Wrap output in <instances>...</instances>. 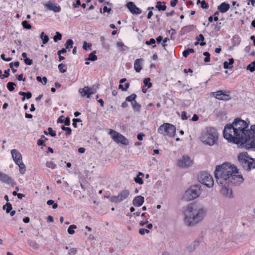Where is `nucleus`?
<instances>
[{
	"instance_id": "f257e3e1",
	"label": "nucleus",
	"mask_w": 255,
	"mask_h": 255,
	"mask_svg": "<svg viewBox=\"0 0 255 255\" xmlns=\"http://www.w3.org/2000/svg\"><path fill=\"white\" fill-rule=\"evenodd\" d=\"M249 124L245 121L236 118L232 124L225 126L223 135L229 142L239 144L246 134Z\"/></svg>"
},
{
	"instance_id": "f03ea898",
	"label": "nucleus",
	"mask_w": 255,
	"mask_h": 255,
	"mask_svg": "<svg viewBox=\"0 0 255 255\" xmlns=\"http://www.w3.org/2000/svg\"><path fill=\"white\" fill-rule=\"evenodd\" d=\"M206 215V210L201 205H188L184 211V222L188 226H193L201 222Z\"/></svg>"
},
{
	"instance_id": "7ed1b4c3",
	"label": "nucleus",
	"mask_w": 255,
	"mask_h": 255,
	"mask_svg": "<svg viewBox=\"0 0 255 255\" xmlns=\"http://www.w3.org/2000/svg\"><path fill=\"white\" fill-rule=\"evenodd\" d=\"M236 172L237 167L229 163L218 166L214 171L217 183L221 186H226L229 181V177Z\"/></svg>"
},
{
	"instance_id": "20e7f679",
	"label": "nucleus",
	"mask_w": 255,
	"mask_h": 255,
	"mask_svg": "<svg viewBox=\"0 0 255 255\" xmlns=\"http://www.w3.org/2000/svg\"><path fill=\"white\" fill-rule=\"evenodd\" d=\"M218 138L217 130L213 127H207L202 131L200 138L204 144L212 146L216 143Z\"/></svg>"
},
{
	"instance_id": "39448f33",
	"label": "nucleus",
	"mask_w": 255,
	"mask_h": 255,
	"mask_svg": "<svg viewBox=\"0 0 255 255\" xmlns=\"http://www.w3.org/2000/svg\"><path fill=\"white\" fill-rule=\"evenodd\" d=\"M243 139L240 144L244 145L246 149L255 148V125L251 126L246 131Z\"/></svg>"
},
{
	"instance_id": "423d86ee",
	"label": "nucleus",
	"mask_w": 255,
	"mask_h": 255,
	"mask_svg": "<svg viewBox=\"0 0 255 255\" xmlns=\"http://www.w3.org/2000/svg\"><path fill=\"white\" fill-rule=\"evenodd\" d=\"M238 158L240 164L245 170L250 171L255 168V159L250 158L247 152L240 154Z\"/></svg>"
},
{
	"instance_id": "0eeeda50",
	"label": "nucleus",
	"mask_w": 255,
	"mask_h": 255,
	"mask_svg": "<svg viewBox=\"0 0 255 255\" xmlns=\"http://www.w3.org/2000/svg\"><path fill=\"white\" fill-rule=\"evenodd\" d=\"M200 194V187L198 185H194L185 191L183 198L188 201H191L198 197Z\"/></svg>"
},
{
	"instance_id": "6e6552de",
	"label": "nucleus",
	"mask_w": 255,
	"mask_h": 255,
	"mask_svg": "<svg viewBox=\"0 0 255 255\" xmlns=\"http://www.w3.org/2000/svg\"><path fill=\"white\" fill-rule=\"evenodd\" d=\"M11 153L15 164L19 167L20 173L22 174H24L26 171V167L22 162L21 153L18 150L14 149L11 150Z\"/></svg>"
},
{
	"instance_id": "1a4fd4ad",
	"label": "nucleus",
	"mask_w": 255,
	"mask_h": 255,
	"mask_svg": "<svg viewBox=\"0 0 255 255\" xmlns=\"http://www.w3.org/2000/svg\"><path fill=\"white\" fill-rule=\"evenodd\" d=\"M198 180L200 182L209 188L213 187L214 185L212 176L207 172H201L198 177Z\"/></svg>"
},
{
	"instance_id": "9d476101",
	"label": "nucleus",
	"mask_w": 255,
	"mask_h": 255,
	"mask_svg": "<svg viewBox=\"0 0 255 255\" xmlns=\"http://www.w3.org/2000/svg\"><path fill=\"white\" fill-rule=\"evenodd\" d=\"M109 134L115 142L125 145H128V139L115 130L110 129Z\"/></svg>"
},
{
	"instance_id": "9b49d317",
	"label": "nucleus",
	"mask_w": 255,
	"mask_h": 255,
	"mask_svg": "<svg viewBox=\"0 0 255 255\" xmlns=\"http://www.w3.org/2000/svg\"><path fill=\"white\" fill-rule=\"evenodd\" d=\"M244 180L242 174H240L237 168V172L233 173L230 177L228 185L239 186L241 184Z\"/></svg>"
},
{
	"instance_id": "f8f14e48",
	"label": "nucleus",
	"mask_w": 255,
	"mask_h": 255,
	"mask_svg": "<svg viewBox=\"0 0 255 255\" xmlns=\"http://www.w3.org/2000/svg\"><path fill=\"white\" fill-rule=\"evenodd\" d=\"M98 88V86L93 85L91 87L88 86H85L83 88L79 89V92L80 93L82 97H87V98H90L91 96L94 94Z\"/></svg>"
},
{
	"instance_id": "ddd939ff",
	"label": "nucleus",
	"mask_w": 255,
	"mask_h": 255,
	"mask_svg": "<svg viewBox=\"0 0 255 255\" xmlns=\"http://www.w3.org/2000/svg\"><path fill=\"white\" fill-rule=\"evenodd\" d=\"M129 195V192L128 190H125L121 191L118 196H114L112 197H107L110 200L115 203H119L127 199Z\"/></svg>"
},
{
	"instance_id": "4468645a",
	"label": "nucleus",
	"mask_w": 255,
	"mask_h": 255,
	"mask_svg": "<svg viewBox=\"0 0 255 255\" xmlns=\"http://www.w3.org/2000/svg\"><path fill=\"white\" fill-rule=\"evenodd\" d=\"M230 91L220 90L212 93L214 97L219 100L228 101L231 99Z\"/></svg>"
},
{
	"instance_id": "2eb2a0df",
	"label": "nucleus",
	"mask_w": 255,
	"mask_h": 255,
	"mask_svg": "<svg viewBox=\"0 0 255 255\" xmlns=\"http://www.w3.org/2000/svg\"><path fill=\"white\" fill-rule=\"evenodd\" d=\"M193 164V160L187 155H183L181 158L177 160V164L181 168H187L191 166Z\"/></svg>"
},
{
	"instance_id": "dca6fc26",
	"label": "nucleus",
	"mask_w": 255,
	"mask_h": 255,
	"mask_svg": "<svg viewBox=\"0 0 255 255\" xmlns=\"http://www.w3.org/2000/svg\"><path fill=\"white\" fill-rule=\"evenodd\" d=\"M45 7L47 8L48 10H52L55 12H58L60 11L61 7L58 5L55 2L51 1H48L45 4Z\"/></svg>"
},
{
	"instance_id": "f3484780",
	"label": "nucleus",
	"mask_w": 255,
	"mask_h": 255,
	"mask_svg": "<svg viewBox=\"0 0 255 255\" xmlns=\"http://www.w3.org/2000/svg\"><path fill=\"white\" fill-rule=\"evenodd\" d=\"M127 6L131 13L133 14H138L141 13V10L133 2H128Z\"/></svg>"
},
{
	"instance_id": "a211bd4d",
	"label": "nucleus",
	"mask_w": 255,
	"mask_h": 255,
	"mask_svg": "<svg viewBox=\"0 0 255 255\" xmlns=\"http://www.w3.org/2000/svg\"><path fill=\"white\" fill-rule=\"evenodd\" d=\"M0 181L9 185H14V182L8 175L0 171Z\"/></svg>"
},
{
	"instance_id": "6ab92c4d",
	"label": "nucleus",
	"mask_w": 255,
	"mask_h": 255,
	"mask_svg": "<svg viewBox=\"0 0 255 255\" xmlns=\"http://www.w3.org/2000/svg\"><path fill=\"white\" fill-rule=\"evenodd\" d=\"M144 198L141 196H136L132 201V204L136 207H140L143 203Z\"/></svg>"
},
{
	"instance_id": "aec40b11",
	"label": "nucleus",
	"mask_w": 255,
	"mask_h": 255,
	"mask_svg": "<svg viewBox=\"0 0 255 255\" xmlns=\"http://www.w3.org/2000/svg\"><path fill=\"white\" fill-rule=\"evenodd\" d=\"M230 7L229 3L224 2L218 6V10L221 13H225L229 9Z\"/></svg>"
},
{
	"instance_id": "412c9836",
	"label": "nucleus",
	"mask_w": 255,
	"mask_h": 255,
	"mask_svg": "<svg viewBox=\"0 0 255 255\" xmlns=\"http://www.w3.org/2000/svg\"><path fill=\"white\" fill-rule=\"evenodd\" d=\"M143 60L142 58L137 59L134 63V68L136 72H139L142 69L141 64Z\"/></svg>"
},
{
	"instance_id": "4be33fe9",
	"label": "nucleus",
	"mask_w": 255,
	"mask_h": 255,
	"mask_svg": "<svg viewBox=\"0 0 255 255\" xmlns=\"http://www.w3.org/2000/svg\"><path fill=\"white\" fill-rule=\"evenodd\" d=\"M169 126V123H165L160 126L158 129V132L164 135H166L167 133L168 127Z\"/></svg>"
},
{
	"instance_id": "5701e85b",
	"label": "nucleus",
	"mask_w": 255,
	"mask_h": 255,
	"mask_svg": "<svg viewBox=\"0 0 255 255\" xmlns=\"http://www.w3.org/2000/svg\"><path fill=\"white\" fill-rule=\"evenodd\" d=\"M176 128L172 125L169 124L168 127L167 133L166 135L169 136H173L175 134Z\"/></svg>"
},
{
	"instance_id": "b1692460",
	"label": "nucleus",
	"mask_w": 255,
	"mask_h": 255,
	"mask_svg": "<svg viewBox=\"0 0 255 255\" xmlns=\"http://www.w3.org/2000/svg\"><path fill=\"white\" fill-rule=\"evenodd\" d=\"M229 185L227 184L226 186H222L223 188L221 190L223 194L228 197H230L232 195V190L228 187Z\"/></svg>"
},
{
	"instance_id": "393cba45",
	"label": "nucleus",
	"mask_w": 255,
	"mask_h": 255,
	"mask_svg": "<svg viewBox=\"0 0 255 255\" xmlns=\"http://www.w3.org/2000/svg\"><path fill=\"white\" fill-rule=\"evenodd\" d=\"M166 2L163 1H157L155 7L158 9V10H165L166 8Z\"/></svg>"
},
{
	"instance_id": "a878e982",
	"label": "nucleus",
	"mask_w": 255,
	"mask_h": 255,
	"mask_svg": "<svg viewBox=\"0 0 255 255\" xmlns=\"http://www.w3.org/2000/svg\"><path fill=\"white\" fill-rule=\"evenodd\" d=\"M234 60L233 58L229 59V61H225L224 62V68L229 69L233 67L232 65L234 63Z\"/></svg>"
},
{
	"instance_id": "bb28decb",
	"label": "nucleus",
	"mask_w": 255,
	"mask_h": 255,
	"mask_svg": "<svg viewBox=\"0 0 255 255\" xmlns=\"http://www.w3.org/2000/svg\"><path fill=\"white\" fill-rule=\"evenodd\" d=\"M96 51H93L92 53H91L89 54V57L88 58H86L85 60L86 61L90 60V61H96L97 59V57L96 55Z\"/></svg>"
},
{
	"instance_id": "cd10ccee",
	"label": "nucleus",
	"mask_w": 255,
	"mask_h": 255,
	"mask_svg": "<svg viewBox=\"0 0 255 255\" xmlns=\"http://www.w3.org/2000/svg\"><path fill=\"white\" fill-rule=\"evenodd\" d=\"M19 95L23 96V97L22 98V100L23 101L25 100V98L27 99H29L32 97V94L30 92H28L27 93H25L24 92H19Z\"/></svg>"
},
{
	"instance_id": "c85d7f7f",
	"label": "nucleus",
	"mask_w": 255,
	"mask_h": 255,
	"mask_svg": "<svg viewBox=\"0 0 255 255\" xmlns=\"http://www.w3.org/2000/svg\"><path fill=\"white\" fill-rule=\"evenodd\" d=\"M131 106L132 108L134 111H139L140 109L141 108V105L137 103V102L135 100L133 101L131 103Z\"/></svg>"
},
{
	"instance_id": "c756f323",
	"label": "nucleus",
	"mask_w": 255,
	"mask_h": 255,
	"mask_svg": "<svg viewBox=\"0 0 255 255\" xmlns=\"http://www.w3.org/2000/svg\"><path fill=\"white\" fill-rule=\"evenodd\" d=\"M196 39L199 42L201 41V42L199 43V44L201 46H204V45H206V42H204L205 38H204V37L203 34H200L198 35V36H197L196 37Z\"/></svg>"
},
{
	"instance_id": "7c9ffc66",
	"label": "nucleus",
	"mask_w": 255,
	"mask_h": 255,
	"mask_svg": "<svg viewBox=\"0 0 255 255\" xmlns=\"http://www.w3.org/2000/svg\"><path fill=\"white\" fill-rule=\"evenodd\" d=\"M47 140V138L44 136L42 135L41 136L40 139L37 140V144L38 145H43L45 146L44 142Z\"/></svg>"
},
{
	"instance_id": "2f4dec72",
	"label": "nucleus",
	"mask_w": 255,
	"mask_h": 255,
	"mask_svg": "<svg viewBox=\"0 0 255 255\" xmlns=\"http://www.w3.org/2000/svg\"><path fill=\"white\" fill-rule=\"evenodd\" d=\"M2 208L6 211V213H9L12 209V205L9 203H6L5 205L3 206Z\"/></svg>"
},
{
	"instance_id": "473e14b6",
	"label": "nucleus",
	"mask_w": 255,
	"mask_h": 255,
	"mask_svg": "<svg viewBox=\"0 0 255 255\" xmlns=\"http://www.w3.org/2000/svg\"><path fill=\"white\" fill-rule=\"evenodd\" d=\"M40 38L42 40L43 43L46 44L49 41V37L46 35H44V33L43 32H42L40 34Z\"/></svg>"
},
{
	"instance_id": "72a5a7b5",
	"label": "nucleus",
	"mask_w": 255,
	"mask_h": 255,
	"mask_svg": "<svg viewBox=\"0 0 255 255\" xmlns=\"http://www.w3.org/2000/svg\"><path fill=\"white\" fill-rule=\"evenodd\" d=\"M29 245L34 249H38L39 247V245L34 241H28Z\"/></svg>"
},
{
	"instance_id": "f704fd0d",
	"label": "nucleus",
	"mask_w": 255,
	"mask_h": 255,
	"mask_svg": "<svg viewBox=\"0 0 255 255\" xmlns=\"http://www.w3.org/2000/svg\"><path fill=\"white\" fill-rule=\"evenodd\" d=\"M247 69L250 70L251 72H253L255 70V60L247 66Z\"/></svg>"
},
{
	"instance_id": "c9c22d12",
	"label": "nucleus",
	"mask_w": 255,
	"mask_h": 255,
	"mask_svg": "<svg viewBox=\"0 0 255 255\" xmlns=\"http://www.w3.org/2000/svg\"><path fill=\"white\" fill-rule=\"evenodd\" d=\"M136 97L137 96L136 94H132L130 96L127 97L126 99V102H130L131 103L133 101L135 100Z\"/></svg>"
},
{
	"instance_id": "e433bc0d",
	"label": "nucleus",
	"mask_w": 255,
	"mask_h": 255,
	"mask_svg": "<svg viewBox=\"0 0 255 255\" xmlns=\"http://www.w3.org/2000/svg\"><path fill=\"white\" fill-rule=\"evenodd\" d=\"M16 86L15 84L12 82H9L7 84V88L10 91H12L14 90V87Z\"/></svg>"
},
{
	"instance_id": "4c0bfd02",
	"label": "nucleus",
	"mask_w": 255,
	"mask_h": 255,
	"mask_svg": "<svg viewBox=\"0 0 255 255\" xmlns=\"http://www.w3.org/2000/svg\"><path fill=\"white\" fill-rule=\"evenodd\" d=\"M77 227L75 225H70L68 228V233L70 235H73L74 234L75 231L74 229H76Z\"/></svg>"
},
{
	"instance_id": "58836bf2",
	"label": "nucleus",
	"mask_w": 255,
	"mask_h": 255,
	"mask_svg": "<svg viewBox=\"0 0 255 255\" xmlns=\"http://www.w3.org/2000/svg\"><path fill=\"white\" fill-rule=\"evenodd\" d=\"M150 79L149 78H145L143 80V83L145 86H147L148 88L151 87L152 84L150 82Z\"/></svg>"
},
{
	"instance_id": "ea45409f",
	"label": "nucleus",
	"mask_w": 255,
	"mask_h": 255,
	"mask_svg": "<svg viewBox=\"0 0 255 255\" xmlns=\"http://www.w3.org/2000/svg\"><path fill=\"white\" fill-rule=\"evenodd\" d=\"M58 69L61 73H64L66 72V67L65 64L61 63L58 65Z\"/></svg>"
},
{
	"instance_id": "a19ab883",
	"label": "nucleus",
	"mask_w": 255,
	"mask_h": 255,
	"mask_svg": "<svg viewBox=\"0 0 255 255\" xmlns=\"http://www.w3.org/2000/svg\"><path fill=\"white\" fill-rule=\"evenodd\" d=\"M73 44V41L72 39H68L65 44L66 49H68L69 47L72 48Z\"/></svg>"
},
{
	"instance_id": "79ce46f5",
	"label": "nucleus",
	"mask_w": 255,
	"mask_h": 255,
	"mask_svg": "<svg viewBox=\"0 0 255 255\" xmlns=\"http://www.w3.org/2000/svg\"><path fill=\"white\" fill-rule=\"evenodd\" d=\"M53 39L55 42H57L58 40L62 39V34L59 32H56V35L54 36Z\"/></svg>"
},
{
	"instance_id": "37998d69",
	"label": "nucleus",
	"mask_w": 255,
	"mask_h": 255,
	"mask_svg": "<svg viewBox=\"0 0 255 255\" xmlns=\"http://www.w3.org/2000/svg\"><path fill=\"white\" fill-rule=\"evenodd\" d=\"M23 27L27 29H30L31 28V25L26 20H24L22 22Z\"/></svg>"
},
{
	"instance_id": "c03bdc74",
	"label": "nucleus",
	"mask_w": 255,
	"mask_h": 255,
	"mask_svg": "<svg viewBox=\"0 0 255 255\" xmlns=\"http://www.w3.org/2000/svg\"><path fill=\"white\" fill-rule=\"evenodd\" d=\"M46 166L48 168L51 169H55L56 167V165L54 164L52 161H47L46 163Z\"/></svg>"
},
{
	"instance_id": "a18cd8bd",
	"label": "nucleus",
	"mask_w": 255,
	"mask_h": 255,
	"mask_svg": "<svg viewBox=\"0 0 255 255\" xmlns=\"http://www.w3.org/2000/svg\"><path fill=\"white\" fill-rule=\"evenodd\" d=\"M155 42H156V41H155V40L154 39L151 38L149 40L146 41L145 44H147V45H152V44H153L152 47H155L156 46Z\"/></svg>"
},
{
	"instance_id": "49530a36",
	"label": "nucleus",
	"mask_w": 255,
	"mask_h": 255,
	"mask_svg": "<svg viewBox=\"0 0 255 255\" xmlns=\"http://www.w3.org/2000/svg\"><path fill=\"white\" fill-rule=\"evenodd\" d=\"M62 130L65 131L66 132L67 135H70L71 134V129L68 127H65L64 126H62L61 127Z\"/></svg>"
},
{
	"instance_id": "de8ad7c7",
	"label": "nucleus",
	"mask_w": 255,
	"mask_h": 255,
	"mask_svg": "<svg viewBox=\"0 0 255 255\" xmlns=\"http://www.w3.org/2000/svg\"><path fill=\"white\" fill-rule=\"evenodd\" d=\"M134 180L136 183H138L140 185L142 184L143 183L142 178L140 177H138V176H136V177L134 178Z\"/></svg>"
},
{
	"instance_id": "09e8293b",
	"label": "nucleus",
	"mask_w": 255,
	"mask_h": 255,
	"mask_svg": "<svg viewBox=\"0 0 255 255\" xmlns=\"http://www.w3.org/2000/svg\"><path fill=\"white\" fill-rule=\"evenodd\" d=\"M201 6L203 9H207L209 7V4L205 0H202L201 2Z\"/></svg>"
},
{
	"instance_id": "8fccbe9b",
	"label": "nucleus",
	"mask_w": 255,
	"mask_h": 255,
	"mask_svg": "<svg viewBox=\"0 0 255 255\" xmlns=\"http://www.w3.org/2000/svg\"><path fill=\"white\" fill-rule=\"evenodd\" d=\"M81 122L82 120L80 119H73L72 125L74 128H76L77 127V123Z\"/></svg>"
},
{
	"instance_id": "3c124183",
	"label": "nucleus",
	"mask_w": 255,
	"mask_h": 255,
	"mask_svg": "<svg viewBox=\"0 0 255 255\" xmlns=\"http://www.w3.org/2000/svg\"><path fill=\"white\" fill-rule=\"evenodd\" d=\"M91 46H92V44L91 43H88L86 42V41H85L83 44V48L84 50H87L88 49V48H90Z\"/></svg>"
},
{
	"instance_id": "603ef678",
	"label": "nucleus",
	"mask_w": 255,
	"mask_h": 255,
	"mask_svg": "<svg viewBox=\"0 0 255 255\" xmlns=\"http://www.w3.org/2000/svg\"><path fill=\"white\" fill-rule=\"evenodd\" d=\"M77 252V250L76 248H71L68 251V254L69 255H74L76 254Z\"/></svg>"
},
{
	"instance_id": "864d4df0",
	"label": "nucleus",
	"mask_w": 255,
	"mask_h": 255,
	"mask_svg": "<svg viewBox=\"0 0 255 255\" xmlns=\"http://www.w3.org/2000/svg\"><path fill=\"white\" fill-rule=\"evenodd\" d=\"M149 233V231L147 229L141 228L139 230V233L141 235H143L145 233Z\"/></svg>"
},
{
	"instance_id": "5fc2aeb1",
	"label": "nucleus",
	"mask_w": 255,
	"mask_h": 255,
	"mask_svg": "<svg viewBox=\"0 0 255 255\" xmlns=\"http://www.w3.org/2000/svg\"><path fill=\"white\" fill-rule=\"evenodd\" d=\"M48 130L49 133L51 136L54 137L56 136V132L54 130H53L51 128H48Z\"/></svg>"
},
{
	"instance_id": "6e6d98bb",
	"label": "nucleus",
	"mask_w": 255,
	"mask_h": 255,
	"mask_svg": "<svg viewBox=\"0 0 255 255\" xmlns=\"http://www.w3.org/2000/svg\"><path fill=\"white\" fill-rule=\"evenodd\" d=\"M24 63L28 65H31L32 64V60L28 58L24 59Z\"/></svg>"
},
{
	"instance_id": "4d7b16f0",
	"label": "nucleus",
	"mask_w": 255,
	"mask_h": 255,
	"mask_svg": "<svg viewBox=\"0 0 255 255\" xmlns=\"http://www.w3.org/2000/svg\"><path fill=\"white\" fill-rule=\"evenodd\" d=\"M9 69L6 70L4 72V74L2 75V78L3 79L4 78H7L9 76Z\"/></svg>"
},
{
	"instance_id": "13d9d810",
	"label": "nucleus",
	"mask_w": 255,
	"mask_h": 255,
	"mask_svg": "<svg viewBox=\"0 0 255 255\" xmlns=\"http://www.w3.org/2000/svg\"><path fill=\"white\" fill-rule=\"evenodd\" d=\"M169 33L170 34V38L172 39H174V37H173V35L175 34V30L172 28L169 31Z\"/></svg>"
},
{
	"instance_id": "bf43d9fd",
	"label": "nucleus",
	"mask_w": 255,
	"mask_h": 255,
	"mask_svg": "<svg viewBox=\"0 0 255 255\" xmlns=\"http://www.w3.org/2000/svg\"><path fill=\"white\" fill-rule=\"evenodd\" d=\"M221 22L217 23L215 26V29L217 31H219L221 29Z\"/></svg>"
},
{
	"instance_id": "052dcab7",
	"label": "nucleus",
	"mask_w": 255,
	"mask_h": 255,
	"mask_svg": "<svg viewBox=\"0 0 255 255\" xmlns=\"http://www.w3.org/2000/svg\"><path fill=\"white\" fill-rule=\"evenodd\" d=\"M65 125L68 126L70 125V120L69 117L66 118L65 120L64 121Z\"/></svg>"
},
{
	"instance_id": "680f3d73",
	"label": "nucleus",
	"mask_w": 255,
	"mask_h": 255,
	"mask_svg": "<svg viewBox=\"0 0 255 255\" xmlns=\"http://www.w3.org/2000/svg\"><path fill=\"white\" fill-rule=\"evenodd\" d=\"M181 119L183 120H185L188 119V117L186 116V113L185 112H182L181 113Z\"/></svg>"
},
{
	"instance_id": "e2e57ef3",
	"label": "nucleus",
	"mask_w": 255,
	"mask_h": 255,
	"mask_svg": "<svg viewBox=\"0 0 255 255\" xmlns=\"http://www.w3.org/2000/svg\"><path fill=\"white\" fill-rule=\"evenodd\" d=\"M17 79L18 81H25V78H23V74H21L19 75H18L17 77Z\"/></svg>"
},
{
	"instance_id": "0e129e2a",
	"label": "nucleus",
	"mask_w": 255,
	"mask_h": 255,
	"mask_svg": "<svg viewBox=\"0 0 255 255\" xmlns=\"http://www.w3.org/2000/svg\"><path fill=\"white\" fill-rule=\"evenodd\" d=\"M178 0H172L170 1V5L172 7H175L177 4Z\"/></svg>"
},
{
	"instance_id": "69168bd1",
	"label": "nucleus",
	"mask_w": 255,
	"mask_h": 255,
	"mask_svg": "<svg viewBox=\"0 0 255 255\" xmlns=\"http://www.w3.org/2000/svg\"><path fill=\"white\" fill-rule=\"evenodd\" d=\"M47 221L49 223H52L54 221V218L51 216H48Z\"/></svg>"
},
{
	"instance_id": "338daca9",
	"label": "nucleus",
	"mask_w": 255,
	"mask_h": 255,
	"mask_svg": "<svg viewBox=\"0 0 255 255\" xmlns=\"http://www.w3.org/2000/svg\"><path fill=\"white\" fill-rule=\"evenodd\" d=\"M66 52V49L63 48L60 50H59L57 52V54L59 56H60V55H61V54H64V53H65Z\"/></svg>"
},
{
	"instance_id": "774afa93",
	"label": "nucleus",
	"mask_w": 255,
	"mask_h": 255,
	"mask_svg": "<svg viewBox=\"0 0 255 255\" xmlns=\"http://www.w3.org/2000/svg\"><path fill=\"white\" fill-rule=\"evenodd\" d=\"M148 223V220L141 221L139 222V225L140 226H143L144 225H145V224H147Z\"/></svg>"
}]
</instances>
